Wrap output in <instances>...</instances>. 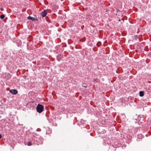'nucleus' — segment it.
<instances>
[{
    "label": "nucleus",
    "mask_w": 151,
    "mask_h": 151,
    "mask_svg": "<svg viewBox=\"0 0 151 151\" xmlns=\"http://www.w3.org/2000/svg\"><path fill=\"white\" fill-rule=\"evenodd\" d=\"M44 109V106L43 105L38 104L36 107V109L37 112L39 113H41Z\"/></svg>",
    "instance_id": "1"
},
{
    "label": "nucleus",
    "mask_w": 151,
    "mask_h": 151,
    "mask_svg": "<svg viewBox=\"0 0 151 151\" xmlns=\"http://www.w3.org/2000/svg\"><path fill=\"white\" fill-rule=\"evenodd\" d=\"M34 139L36 141V142H35V144L37 145L43 143L42 139H40L39 138H35Z\"/></svg>",
    "instance_id": "2"
},
{
    "label": "nucleus",
    "mask_w": 151,
    "mask_h": 151,
    "mask_svg": "<svg viewBox=\"0 0 151 151\" xmlns=\"http://www.w3.org/2000/svg\"><path fill=\"white\" fill-rule=\"evenodd\" d=\"M9 92L14 95H16L18 93V91L16 89H11L10 90Z\"/></svg>",
    "instance_id": "3"
},
{
    "label": "nucleus",
    "mask_w": 151,
    "mask_h": 151,
    "mask_svg": "<svg viewBox=\"0 0 151 151\" xmlns=\"http://www.w3.org/2000/svg\"><path fill=\"white\" fill-rule=\"evenodd\" d=\"M47 14V10H44V11L41 13V16L43 17H45Z\"/></svg>",
    "instance_id": "4"
},
{
    "label": "nucleus",
    "mask_w": 151,
    "mask_h": 151,
    "mask_svg": "<svg viewBox=\"0 0 151 151\" xmlns=\"http://www.w3.org/2000/svg\"><path fill=\"white\" fill-rule=\"evenodd\" d=\"M62 55H58L57 56V60L58 61H60L62 58Z\"/></svg>",
    "instance_id": "5"
},
{
    "label": "nucleus",
    "mask_w": 151,
    "mask_h": 151,
    "mask_svg": "<svg viewBox=\"0 0 151 151\" xmlns=\"http://www.w3.org/2000/svg\"><path fill=\"white\" fill-rule=\"evenodd\" d=\"M28 19L31 20L32 21H34L35 20V18L34 17H32L30 16H29L27 17Z\"/></svg>",
    "instance_id": "6"
},
{
    "label": "nucleus",
    "mask_w": 151,
    "mask_h": 151,
    "mask_svg": "<svg viewBox=\"0 0 151 151\" xmlns=\"http://www.w3.org/2000/svg\"><path fill=\"white\" fill-rule=\"evenodd\" d=\"M139 96L141 97H142L144 96V92L143 91H141L139 92Z\"/></svg>",
    "instance_id": "7"
},
{
    "label": "nucleus",
    "mask_w": 151,
    "mask_h": 151,
    "mask_svg": "<svg viewBox=\"0 0 151 151\" xmlns=\"http://www.w3.org/2000/svg\"><path fill=\"white\" fill-rule=\"evenodd\" d=\"M5 15L4 14L1 15L0 16V18L1 19H3Z\"/></svg>",
    "instance_id": "8"
},
{
    "label": "nucleus",
    "mask_w": 151,
    "mask_h": 151,
    "mask_svg": "<svg viewBox=\"0 0 151 151\" xmlns=\"http://www.w3.org/2000/svg\"><path fill=\"white\" fill-rule=\"evenodd\" d=\"M27 145L28 146H30L32 145L31 142L30 141H29L28 142Z\"/></svg>",
    "instance_id": "9"
},
{
    "label": "nucleus",
    "mask_w": 151,
    "mask_h": 151,
    "mask_svg": "<svg viewBox=\"0 0 151 151\" xmlns=\"http://www.w3.org/2000/svg\"><path fill=\"white\" fill-rule=\"evenodd\" d=\"M85 40V38H84L83 39H81L80 40V41L82 42H84Z\"/></svg>",
    "instance_id": "10"
},
{
    "label": "nucleus",
    "mask_w": 151,
    "mask_h": 151,
    "mask_svg": "<svg viewBox=\"0 0 151 151\" xmlns=\"http://www.w3.org/2000/svg\"><path fill=\"white\" fill-rule=\"evenodd\" d=\"M94 81L95 82H98V81H97V79H94Z\"/></svg>",
    "instance_id": "11"
},
{
    "label": "nucleus",
    "mask_w": 151,
    "mask_h": 151,
    "mask_svg": "<svg viewBox=\"0 0 151 151\" xmlns=\"http://www.w3.org/2000/svg\"><path fill=\"white\" fill-rule=\"evenodd\" d=\"M1 11H3V10H4V9H3V8H1Z\"/></svg>",
    "instance_id": "12"
},
{
    "label": "nucleus",
    "mask_w": 151,
    "mask_h": 151,
    "mask_svg": "<svg viewBox=\"0 0 151 151\" xmlns=\"http://www.w3.org/2000/svg\"><path fill=\"white\" fill-rule=\"evenodd\" d=\"M1 137H2V135L1 134H0V139H1Z\"/></svg>",
    "instance_id": "13"
},
{
    "label": "nucleus",
    "mask_w": 151,
    "mask_h": 151,
    "mask_svg": "<svg viewBox=\"0 0 151 151\" xmlns=\"http://www.w3.org/2000/svg\"><path fill=\"white\" fill-rule=\"evenodd\" d=\"M83 87H84L85 88L87 87V86H83Z\"/></svg>",
    "instance_id": "14"
},
{
    "label": "nucleus",
    "mask_w": 151,
    "mask_h": 151,
    "mask_svg": "<svg viewBox=\"0 0 151 151\" xmlns=\"http://www.w3.org/2000/svg\"><path fill=\"white\" fill-rule=\"evenodd\" d=\"M119 22H120V21H121V19H119Z\"/></svg>",
    "instance_id": "15"
},
{
    "label": "nucleus",
    "mask_w": 151,
    "mask_h": 151,
    "mask_svg": "<svg viewBox=\"0 0 151 151\" xmlns=\"http://www.w3.org/2000/svg\"><path fill=\"white\" fill-rule=\"evenodd\" d=\"M122 20H123V18H122Z\"/></svg>",
    "instance_id": "16"
}]
</instances>
